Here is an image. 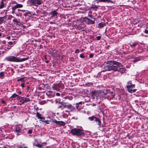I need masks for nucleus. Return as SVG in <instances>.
<instances>
[{"label": "nucleus", "mask_w": 148, "mask_h": 148, "mask_svg": "<svg viewBox=\"0 0 148 148\" xmlns=\"http://www.w3.org/2000/svg\"><path fill=\"white\" fill-rule=\"evenodd\" d=\"M103 69L105 71L113 70L122 73L125 70L121 63L114 60L108 61L107 65L104 66Z\"/></svg>", "instance_id": "obj_1"}, {"label": "nucleus", "mask_w": 148, "mask_h": 148, "mask_svg": "<svg viewBox=\"0 0 148 148\" xmlns=\"http://www.w3.org/2000/svg\"><path fill=\"white\" fill-rule=\"evenodd\" d=\"M27 58H21L14 56H10L5 58V60L8 62H20L27 60Z\"/></svg>", "instance_id": "obj_2"}, {"label": "nucleus", "mask_w": 148, "mask_h": 148, "mask_svg": "<svg viewBox=\"0 0 148 148\" xmlns=\"http://www.w3.org/2000/svg\"><path fill=\"white\" fill-rule=\"evenodd\" d=\"M70 132L73 135L78 137L84 136L85 134L83 130L76 128L72 129Z\"/></svg>", "instance_id": "obj_3"}, {"label": "nucleus", "mask_w": 148, "mask_h": 148, "mask_svg": "<svg viewBox=\"0 0 148 148\" xmlns=\"http://www.w3.org/2000/svg\"><path fill=\"white\" fill-rule=\"evenodd\" d=\"M88 119L90 121H93V122H95L98 126V128H99L101 127V122L100 119L98 117L93 116L88 117Z\"/></svg>", "instance_id": "obj_4"}, {"label": "nucleus", "mask_w": 148, "mask_h": 148, "mask_svg": "<svg viewBox=\"0 0 148 148\" xmlns=\"http://www.w3.org/2000/svg\"><path fill=\"white\" fill-rule=\"evenodd\" d=\"M60 103L61 104V105H60L59 106L60 108H67L71 111H73L75 109V108L70 104L63 102Z\"/></svg>", "instance_id": "obj_5"}, {"label": "nucleus", "mask_w": 148, "mask_h": 148, "mask_svg": "<svg viewBox=\"0 0 148 148\" xmlns=\"http://www.w3.org/2000/svg\"><path fill=\"white\" fill-rule=\"evenodd\" d=\"M17 99L18 100H19L20 102L21 103V104H20L21 105L24 104L25 102H29L31 101L29 98L24 97L20 96H19V97L17 98Z\"/></svg>", "instance_id": "obj_6"}, {"label": "nucleus", "mask_w": 148, "mask_h": 148, "mask_svg": "<svg viewBox=\"0 0 148 148\" xmlns=\"http://www.w3.org/2000/svg\"><path fill=\"white\" fill-rule=\"evenodd\" d=\"M53 88L55 90L59 91L60 89H63L64 88V86L62 83L57 84H55L54 86H53Z\"/></svg>", "instance_id": "obj_7"}, {"label": "nucleus", "mask_w": 148, "mask_h": 148, "mask_svg": "<svg viewBox=\"0 0 148 148\" xmlns=\"http://www.w3.org/2000/svg\"><path fill=\"white\" fill-rule=\"evenodd\" d=\"M106 97L103 96V97L105 99H107L109 100H110L111 99H113L114 97L115 94L112 92H110L108 90V94Z\"/></svg>", "instance_id": "obj_8"}, {"label": "nucleus", "mask_w": 148, "mask_h": 148, "mask_svg": "<svg viewBox=\"0 0 148 148\" xmlns=\"http://www.w3.org/2000/svg\"><path fill=\"white\" fill-rule=\"evenodd\" d=\"M30 3L33 5H40L42 3V0H30Z\"/></svg>", "instance_id": "obj_9"}, {"label": "nucleus", "mask_w": 148, "mask_h": 148, "mask_svg": "<svg viewBox=\"0 0 148 148\" xmlns=\"http://www.w3.org/2000/svg\"><path fill=\"white\" fill-rule=\"evenodd\" d=\"M108 94V89L100 91V92L99 93V95L100 96H101L102 98H104L103 97L105 96L106 97L107 96L106 95Z\"/></svg>", "instance_id": "obj_10"}, {"label": "nucleus", "mask_w": 148, "mask_h": 148, "mask_svg": "<svg viewBox=\"0 0 148 148\" xmlns=\"http://www.w3.org/2000/svg\"><path fill=\"white\" fill-rule=\"evenodd\" d=\"M23 5L20 4H18L16 3V4L14 5L12 7V13H14L15 12V10L18 8H21L23 7Z\"/></svg>", "instance_id": "obj_11"}, {"label": "nucleus", "mask_w": 148, "mask_h": 148, "mask_svg": "<svg viewBox=\"0 0 148 148\" xmlns=\"http://www.w3.org/2000/svg\"><path fill=\"white\" fill-rule=\"evenodd\" d=\"M50 14L51 15L52 17H54L55 18H57L59 15L58 13L55 10L52 11L50 12Z\"/></svg>", "instance_id": "obj_12"}, {"label": "nucleus", "mask_w": 148, "mask_h": 148, "mask_svg": "<svg viewBox=\"0 0 148 148\" xmlns=\"http://www.w3.org/2000/svg\"><path fill=\"white\" fill-rule=\"evenodd\" d=\"M53 122L58 124L59 125H62L64 126L65 125V123L62 121H57L56 119H54L53 120Z\"/></svg>", "instance_id": "obj_13"}, {"label": "nucleus", "mask_w": 148, "mask_h": 148, "mask_svg": "<svg viewBox=\"0 0 148 148\" xmlns=\"http://www.w3.org/2000/svg\"><path fill=\"white\" fill-rule=\"evenodd\" d=\"M1 2L0 3V9H1L5 7L6 5V0H1Z\"/></svg>", "instance_id": "obj_14"}, {"label": "nucleus", "mask_w": 148, "mask_h": 148, "mask_svg": "<svg viewBox=\"0 0 148 148\" xmlns=\"http://www.w3.org/2000/svg\"><path fill=\"white\" fill-rule=\"evenodd\" d=\"M46 95L49 97H51L54 96V93L51 90L47 91L46 93Z\"/></svg>", "instance_id": "obj_15"}, {"label": "nucleus", "mask_w": 148, "mask_h": 148, "mask_svg": "<svg viewBox=\"0 0 148 148\" xmlns=\"http://www.w3.org/2000/svg\"><path fill=\"white\" fill-rule=\"evenodd\" d=\"M96 1H98L97 3H98V2H103L104 3H113V2L110 0H96Z\"/></svg>", "instance_id": "obj_16"}, {"label": "nucleus", "mask_w": 148, "mask_h": 148, "mask_svg": "<svg viewBox=\"0 0 148 148\" xmlns=\"http://www.w3.org/2000/svg\"><path fill=\"white\" fill-rule=\"evenodd\" d=\"M86 20L88 24H93L95 23L94 21L88 18H87Z\"/></svg>", "instance_id": "obj_17"}, {"label": "nucleus", "mask_w": 148, "mask_h": 148, "mask_svg": "<svg viewBox=\"0 0 148 148\" xmlns=\"http://www.w3.org/2000/svg\"><path fill=\"white\" fill-rule=\"evenodd\" d=\"M135 86V84H132V85H131L130 86L129 85H127L126 87L128 91H130V90H131L132 88L134 87Z\"/></svg>", "instance_id": "obj_18"}, {"label": "nucleus", "mask_w": 148, "mask_h": 148, "mask_svg": "<svg viewBox=\"0 0 148 148\" xmlns=\"http://www.w3.org/2000/svg\"><path fill=\"white\" fill-rule=\"evenodd\" d=\"M36 116L37 117L38 119H44V118L42 117L41 115L38 112H37L36 113Z\"/></svg>", "instance_id": "obj_19"}, {"label": "nucleus", "mask_w": 148, "mask_h": 148, "mask_svg": "<svg viewBox=\"0 0 148 148\" xmlns=\"http://www.w3.org/2000/svg\"><path fill=\"white\" fill-rule=\"evenodd\" d=\"M69 114V112H68V113H65L64 112H62V116L64 118H66L68 116V115Z\"/></svg>", "instance_id": "obj_20"}, {"label": "nucleus", "mask_w": 148, "mask_h": 148, "mask_svg": "<svg viewBox=\"0 0 148 148\" xmlns=\"http://www.w3.org/2000/svg\"><path fill=\"white\" fill-rule=\"evenodd\" d=\"M105 25V23H100L98 24V27L100 28H103Z\"/></svg>", "instance_id": "obj_21"}, {"label": "nucleus", "mask_w": 148, "mask_h": 148, "mask_svg": "<svg viewBox=\"0 0 148 148\" xmlns=\"http://www.w3.org/2000/svg\"><path fill=\"white\" fill-rule=\"evenodd\" d=\"M76 107L78 111L80 110L83 108V106L81 105H76Z\"/></svg>", "instance_id": "obj_22"}, {"label": "nucleus", "mask_w": 148, "mask_h": 148, "mask_svg": "<svg viewBox=\"0 0 148 148\" xmlns=\"http://www.w3.org/2000/svg\"><path fill=\"white\" fill-rule=\"evenodd\" d=\"M21 129L20 127H17L16 128L15 131L17 133V132H20V131H21Z\"/></svg>", "instance_id": "obj_23"}, {"label": "nucleus", "mask_w": 148, "mask_h": 148, "mask_svg": "<svg viewBox=\"0 0 148 148\" xmlns=\"http://www.w3.org/2000/svg\"><path fill=\"white\" fill-rule=\"evenodd\" d=\"M4 20V17H0V25L1 24L3 23V21Z\"/></svg>", "instance_id": "obj_24"}, {"label": "nucleus", "mask_w": 148, "mask_h": 148, "mask_svg": "<svg viewBox=\"0 0 148 148\" xmlns=\"http://www.w3.org/2000/svg\"><path fill=\"white\" fill-rule=\"evenodd\" d=\"M98 6H96V5H93L91 7V8L93 9L94 10H96L98 8Z\"/></svg>", "instance_id": "obj_25"}, {"label": "nucleus", "mask_w": 148, "mask_h": 148, "mask_svg": "<svg viewBox=\"0 0 148 148\" xmlns=\"http://www.w3.org/2000/svg\"><path fill=\"white\" fill-rule=\"evenodd\" d=\"M4 75V72H2L0 73V78L2 79Z\"/></svg>", "instance_id": "obj_26"}, {"label": "nucleus", "mask_w": 148, "mask_h": 148, "mask_svg": "<svg viewBox=\"0 0 148 148\" xmlns=\"http://www.w3.org/2000/svg\"><path fill=\"white\" fill-rule=\"evenodd\" d=\"M16 97H18L19 96L16 93H14L10 97V98H16Z\"/></svg>", "instance_id": "obj_27"}, {"label": "nucleus", "mask_w": 148, "mask_h": 148, "mask_svg": "<svg viewBox=\"0 0 148 148\" xmlns=\"http://www.w3.org/2000/svg\"><path fill=\"white\" fill-rule=\"evenodd\" d=\"M13 22L16 23V24L17 25H18L19 23H20V22H19L18 21H17L16 19H13Z\"/></svg>", "instance_id": "obj_28"}, {"label": "nucleus", "mask_w": 148, "mask_h": 148, "mask_svg": "<svg viewBox=\"0 0 148 148\" xmlns=\"http://www.w3.org/2000/svg\"><path fill=\"white\" fill-rule=\"evenodd\" d=\"M130 90V91H129L128 92H129L132 93L133 92H136L137 90L136 89H135L133 90L132 89Z\"/></svg>", "instance_id": "obj_29"}, {"label": "nucleus", "mask_w": 148, "mask_h": 148, "mask_svg": "<svg viewBox=\"0 0 148 148\" xmlns=\"http://www.w3.org/2000/svg\"><path fill=\"white\" fill-rule=\"evenodd\" d=\"M24 77H22L18 79L17 80V82L21 81V82H23L24 81Z\"/></svg>", "instance_id": "obj_30"}, {"label": "nucleus", "mask_w": 148, "mask_h": 148, "mask_svg": "<svg viewBox=\"0 0 148 148\" xmlns=\"http://www.w3.org/2000/svg\"><path fill=\"white\" fill-rule=\"evenodd\" d=\"M35 146L39 148H42V144H36Z\"/></svg>", "instance_id": "obj_31"}, {"label": "nucleus", "mask_w": 148, "mask_h": 148, "mask_svg": "<svg viewBox=\"0 0 148 148\" xmlns=\"http://www.w3.org/2000/svg\"><path fill=\"white\" fill-rule=\"evenodd\" d=\"M84 104V102H83L80 101L79 103H76V105H81L82 106V104Z\"/></svg>", "instance_id": "obj_32"}, {"label": "nucleus", "mask_w": 148, "mask_h": 148, "mask_svg": "<svg viewBox=\"0 0 148 148\" xmlns=\"http://www.w3.org/2000/svg\"><path fill=\"white\" fill-rule=\"evenodd\" d=\"M137 45V43L135 42V43H134L132 45L130 44V45L132 47H134L135 46H136Z\"/></svg>", "instance_id": "obj_33"}, {"label": "nucleus", "mask_w": 148, "mask_h": 148, "mask_svg": "<svg viewBox=\"0 0 148 148\" xmlns=\"http://www.w3.org/2000/svg\"><path fill=\"white\" fill-rule=\"evenodd\" d=\"M72 119H75L77 120L78 119V117L77 116H74L72 117Z\"/></svg>", "instance_id": "obj_34"}, {"label": "nucleus", "mask_w": 148, "mask_h": 148, "mask_svg": "<svg viewBox=\"0 0 148 148\" xmlns=\"http://www.w3.org/2000/svg\"><path fill=\"white\" fill-rule=\"evenodd\" d=\"M79 50L78 49H76L75 52V53H78L79 52Z\"/></svg>", "instance_id": "obj_35"}, {"label": "nucleus", "mask_w": 148, "mask_h": 148, "mask_svg": "<svg viewBox=\"0 0 148 148\" xmlns=\"http://www.w3.org/2000/svg\"><path fill=\"white\" fill-rule=\"evenodd\" d=\"M32 133V130L30 129L28 131V133L29 134H31Z\"/></svg>", "instance_id": "obj_36"}, {"label": "nucleus", "mask_w": 148, "mask_h": 148, "mask_svg": "<svg viewBox=\"0 0 148 148\" xmlns=\"http://www.w3.org/2000/svg\"><path fill=\"white\" fill-rule=\"evenodd\" d=\"M80 27V29L82 31H85L86 29H84L83 27H82L81 26Z\"/></svg>", "instance_id": "obj_37"}, {"label": "nucleus", "mask_w": 148, "mask_h": 148, "mask_svg": "<svg viewBox=\"0 0 148 148\" xmlns=\"http://www.w3.org/2000/svg\"><path fill=\"white\" fill-rule=\"evenodd\" d=\"M132 83L131 81H129L127 83V85H129L130 86L131 85H132Z\"/></svg>", "instance_id": "obj_38"}, {"label": "nucleus", "mask_w": 148, "mask_h": 148, "mask_svg": "<svg viewBox=\"0 0 148 148\" xmlns=\"http://www.w3.org/2000/svg\"><path fill=\"white\" fill-rule=\"evenodd\" d=\"M101 37L100 36H98L96 38H97V40H99L101 39Z\"/></svg>", "instance_id": "obj_39"}, {"label": "nucleus", "mask_w": 148, "mask_h": 148, "mask_svg": "<svg viewBox=\"0 0 148 148\" xmlns=\"http://www.w3.org/2000/svg\"><path fill=\"white\" fill-rule=\"evenodd\" d=\"M80 57L82 58H85L84 56V55L83 54H81L80 55Z\"/></svg>", "instance_id": "obj_40"}, {"label": "nucleus", "mask_w": 148, "mask_h": 148, "mask_svg": "<svg viewBox=\"0 0 148 148\" xmlns=\"http://www.w3.org/2000/svg\"><path fill=\"white\" fill-rule=\"evenodd\" d=\"M144 32L145 34H148V29H145V31Z\"/></svg>", "instance_id": "obj_41"}, {"label": "nucleus", "mask_w": 148, "mask_h": 148, "mask_svg": "<svg viewBox=\"0 0 148 148\" xmlns=\"http://www.w3.org/2000/svg\"><path fill=\"white\" fill-rule=\"evenodd\" d=\"M48 121H49L48 120L47 121H44L43 122L44 123V124H48L49 123L48 122Z\"/></svg>", "instance_id": "obj_42"}, {"label": "nucleus", "mask_w": 148, "mask_h": 148, "mask_svg": "<svg viewBox=\"0 0 148 148\" xmlns=\"http://www.w3.org/2000/svg\"><path fill=\"white\" fill-rule=\"evenodd\" d=\"M140 60V59H135L133 60V61L134 62H137L138 61H139Z\"/></svg>", "instance_id": "obj_43"}, {"label": "nucleus", "mask_w": 148, "mask_h": 148, "mask_svg": "<svg viewBox=\"0 0 148 148\" xmlns=\"http://www.w3.org/2000/svg\"><path fill=\"white\" fill-rule=\"evenodd\" d=\"M25 83L24 82L22 83L21 84V86L22 88H24L25 87Z\"/></svg>", "instance_id": "obj_44"}, {"label": "nucleus", "mask_w": 148, "mask_h": 148, "mask_svg": "<svg viewBox=\"0 0 148 148\" xmlns=\"http://www.w3.org/2000/svg\"><path fill=\"white\" fill-rule=\"evenodd\" d=\"M22 134V132H21V131H20V132H17V134H16V135L17 136H19L20 135H21Z\"/></svg>", "instance_id": "obj_45"}, {"label": "nucleus", "mask_w": 148, "mask_h": 148, "mask_svg": "<svg viewBox=\"0 0 148 148\" xmlns=\"http://www.w3.org/2000/svg\"><path fill=\"white\" fill-rule=\"evenodd\" d=\"M93 96L94 97V98H96L97 99H98V97L97 96V95H95H95H93Z\"/></svg>", "instance_id": "obj_46"}, {"label": "nucleus", "mask_w": 148, "mask_h": 148, "mask_svg": "<svg viewBox=\"0 0 148 148\" xmlns=\"http://www.w3.org/2000/svg\"><path fill=\"white\" fill-rule=\"evenodd\" d=\"M93 56V55L92 53L90 54L89 55V57L90 58H92Z\"/></svg>", "instance_id": "obj_47"}, {"label": "nucleus", "mask_w": 148, "mask_h": 148, "mask_svg": "<svg viewBox=\"0 0 148 148\" xmlns=\"http://www.w3.org/2000/svg\"><path fill=\"white\" fill-rule=\"evenodd\" d=\"M8 44L10 45H12L13 44V42L12 41H10L8 42Z\"/></svg>", "instance_id": "obj_48"}, {"label": "nucleus", "mask_w": 148, "mask_h": 148, "mask_svg": "<svg viewBox=\"0 0 148 148\" xmlns=\"http://www.w3.org/2000/svg\"><path fill=\"white\" fill-rule=\"evenodd\" d=\"M56 95L57 96H60V94L59 93H56Z\"/></svg>", "instance_id": "obj_49"}, {"label": "nucleus", "mask_w": 148, "mask_h": 148, "mask_svg": "<svg viewBox=\"0 0 148 148\" xmlns=\"http://www.w3.org/2000/svg\"><path fill=\"white\" fill-rule=\"evenodd\" d=\"M40 121H42V122H43L44 121H45V119L44 118V119H40Z\"/></svg>", "instance_id": "obj_50"}, {"label": "nucleus", "mask_w": 148, "mask_h": 148, "mask_svg": "<svg viewBox=\"0 0 148 148\" xmlns=\"http://www.w3.org/2000/svg\"><path fill=\"white\" fill-rule=\"evenodd\" d=\"M18 148H23V147H22L20 145H18Z\"/></svg>", "instance_id": "obj_51"}, {"label": "nucleus", "mask_w": 148, "mask_h": 148, "mask_svg": "<svg viewBox=\"0 0 148 148\" xmlns=\"http://www.w3.org/2000/svg\"><path fill=\"white\" fill-rule=\"evenodd\" d=\"M12 17L14 18V17H12V16H10V17H9V18H8V19H11V18H12Z\"/></svg>", "instance_id": "obj_52"}, {"label": "nucleus", "mask_w": 148, "mask_h": 148, "mask_svg": "<svg viewBox=\"0 0 148 148\" xmlns=\"http://www.w3.org/2000/svg\"><path fill=\"white\" fill-rule=\"evenodd\" d=\"M18 93L20 94V95H21V94H22V92L21 91H19L18 92Z\"/></svg>", "instance_id": "obj_53"}, {"label": "nucleus", "mask_w": 148, "mask_h": 148, "mask_svg": "<svg viewBox=\"0 0 148 148\" xmlns=\"http://www.w3.org/2000/svg\"><path fill=\"white\" fill-rule=\"evenodd\" d=\"M7 38L8 39L10 40V36H9L7 37Z\"/></svg>", "instance_id": "obj_54"}, {"label": "nucleus", "mask_w": 148, "mask_h": 148, "mask_svg": "<svg viewBox=\"0 0 148 148\" xmlns=\"http://www.w3.org/2000/svg\"><path fill=\"white\" fill-rule=\"evenodd\" d=\"M2 102L3 103H5V101H2Z\"/></svg>", "instance_id": "obj_55"}, {"label": "nucleus", "mask_w": 148, "mask_h": 148, "mask_svg": "<svg viewBox=\"0 0 148 148\" xmlns=\"http://www.w3.org/2000/svg\"><path fill=\"white\" fill-rule=\"evenodd\" d=\"M29 89V87L28 86H27V90H28Z\"/></svg>", "instance_id": "obj_56"}, {"label": "nucleus", "mask_w": 148, "mask_h": 148, "mask_svg": "<svg viewBox=\"0 0 148 148\" xmlns=\"http://www.w3.org/2000/svg\"><path fill=\"white\" fill-rule=\"evenodd\" d=\"M49 61H45V62H46V63H49Z\"/></svg>", "instance_id": "obj_57"}, {"label": "nucleus", "mask_w": 148, "mask_h": 148, "mask_svg": "<svg viewBox=\"0 0 148 148\" xmlns=\"http://www.w3.org/2000/svg\"><path fill=\"white\" fill-rule=\"evenodd\" d=\"M65 112H66V113H68V112H69V111H68L67 110H66L65 111Z\"/></svg>", "instance_id": "obj_58"}, {"label": "nucleus", "mask_w": 148, "mask_h": 148, "mask_svg": "<svg viewBox=\"0 0 148 148\" xmlns=\"http://www.w3.org/2000/svg\"><path fill=\"white\" fill-rule=\"evenodd\" d=\"M50 23L51 24H53L54 23L53 22H51Z\"/></svg>", "instance_id": "obj_59"}, {"label": "nucleus", "mask_w": 148, "mask_h": 148, "mask_svg": "<svg viewBox=\"0 0 148 148\" xmlns=\"http://www.w3.org/2000/svg\"><path fill=\"white\" fill-rule=\"evenodd\" d=\"M2 35V34L1 33H0V36H1Z\"/></svg>", "instance_id": "obj_60"}, {"label": "nucleus", "mask_w": 148, "mask_h": 148, "mask_svg": "<svg viewBox=\"0 0 148 148\" xmlns=\"http://www.w3.org/2000/svg\"><path fill=\"white\" fill-rule=\"evenodd\" d=\"M23 148H27V147H25Z\"/></svg>", "instance_id": "obj_61"}, {"label": "nucleus", "mask_w": 148, "mask_h": 148, "mask_svg": "<svg viewBox=\"0 0 148 148\" xmlns=\"http://www.w3.org/2000/svg\"><path fill=\"white\" fill-rule=\"evenodd\" d=\"M3 148H6V147H3Z\"/></svg>", "instance_id": "obj_62"}, {"label": "nucleus", "mask_w": 148, "mask_h": 148, "mask_svg": "<svg viewBox=\"0 0 148 148\" xmlns=\"http://www.w3.org/2000/svg\"><path fill=\"white\" fill-rule=\"evenodd\" d=\"M26 97H29V95H27Z\"/></svg>", "instance_id": "obj_63"}, {"label": "nucleus", "mask_w": 148, "mask_h": 148, "mask_svg": "<svg viewBox=\"0 0 148 148\" xmlns=\"http://www.w3.org/2000/svg\"><path fill=\"white\" fill-rule=\"evenodd\" d=\"M46 144V143H42L41 144H42H42Z\"/></svg>", "instance_id": "obj_64"}]
</instances>
